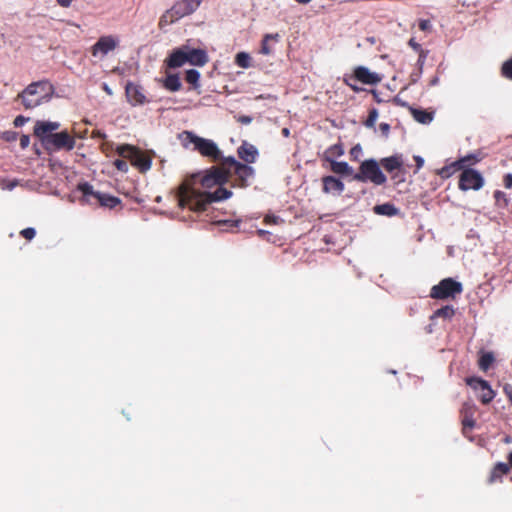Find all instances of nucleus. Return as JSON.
<instances>
[{
  "instance_id": "nucleus-1",
  "label": "nucleus",
  "mask_w": 512,
  "mask_h": 512,
  "mask_svg": "<svg viewBox=\"0 0 512 512\" xmlns=\"http://www.w3.org/2000/svg\"><path fill=\"white\" fill-rule=\"evenodd\" d=\"M228 182L224 159L203 173L184 179L177 191L178 205L194 212L206 211L216 201L228 199L232 192L223 187Z\"/></svg>"
},
{
  "instance_id": "nucleus-2",
  "label": "nucleus",
  "mask_w": 512,
  "mask_h": 512,
  "mask_svg": "<svg viewBox=\"0 0 512 512\" xmlns=\"http://www.w3.org/2000/svg\"><path fill=\"white\" fill-rule=\"evenodd\" d=\"M54 94V87L49 81L29 84L20 94L19 99L26 109H33L49 102Z\"/></svg>"
},
{
  "instance_id": "nucleus-3",
  "label": "nucleus",
  "mask_w": 512,
  "mask_h": 512,
  "mask_svg": "<svg viewBox=\"0 0 512 512\" xmlns=\"http://www.w3.org/2000/svg\"><path fill=\"white\" fill-rule=\"evenodd\" d=\"M178 138L185 148H189L190 145H193L194 150L198 151L202 156L211 159L213 162H218L219 164L225 158L216 143L210 139L199 137L188 130H183V132L178 135Z\"/></svg>"
},
{
  "instance_id": "nucleus-4",
  "label": "nucleus",
  "mask_w": 512,
  "mask_h": 512,
  "mask_svg": "<svg viewBox=\"0 0 512 512\" xmlns=\"http://www.w3.org/2000/svg\"><path fill=\"white\" fill-rule=\"evenodd\" d=\"M53 130H34L35 136L39 138L47 151L67 150L75 146L74 137L63 130L60 133H52Z\"/></svg>"
},
{
  "instance_id": "nucleus-5",
  "label": "nucleus",
  "mask_w": 512,
  "mask_h": 512,
  "mask_svg": "<svg viewBox=\"0 0 512 512\" xmlns=\"http://www.w3.org/2000/svg\"><path fill=\"white\" fill-rule=\"evenodd\" d=\"M224 166L227 171V180L234 178V187L246 188L250 185V180L255 176V170L251 166L237 161L233 156L224 158Z\"/></svg>"
},
{
  "instance_id": "nucleus-6",
  "label": "nucleus",
  "mask_w": 512,
  "mask_h": 512,
  "mask_svg": "<svg viewBox=\"0 0 512 512\" xmlns=\"http://www.w3.org/2000/svg\"><path fill=\"white\" fill-rule=\"evenodd\" d=\"M116 152L119 156L128 159L131 165L141 173H145L151 168L153 155L148 151L124 144L117 146Z\"/></svg>"
},
{
  "instance_id": "nucleus-7",
  "label": "nucleus",
  "mask_w": 512,
  "mask_h": 512,
  "mask_svg": "<svg viewBox=\"0 0 512 512\" xmlns=\"http://www.w3.org/2000/svg\"><path fill=\"white\" fill-rule=\"evenodd\" d=\"M380 167V162L375 159L364 160L359 166V171L353 175V179L359 182L369 181L377 186L384 185L387 182V177Z\"/></svg>"
},
{
  "instance_id": "nucleus-8",
  "label": "nucleus",
  "mask_w": 512,
  "mask_h": 512,
  "mask_svg": "<svg viewBox=\"0 0 512 512\" xmlns=\"http://www.w3.org/2000/svg\"><path fill=\"white\" fill-rule=\"evenodd\" d=\"M462 292L463 286L460 282L453 278H444L431 288L429 296L438 300L455 299Z\"/></svg>"
},
{
  "instance_id": "nucleus-9",
  "label": "nucleus",
  "mask_w": 512,
  "mask_h": 512,
  "mask_svg": "<svg viewBox=\"0 0 512 512\" xmlns=\"http://www.w3.org/2000/svg\"><path fill=\"white\" fill-rule=\"evenodd\" d=\"M466 383L469 385L474 391L478 393L477 397L480 402L484 405L489 404L495 397L496 393L491 388L488 381L479 378V377H468L466 378Z\"/></svg>"
},
{
  "instance_id": "nucleus-10",
  "label": "nucleus",
  "mask_w": 512,
  "mask_h": 512,
  "mask_svg": "<svg viewBox=\"0 0 512 512\" xmlns=\"http://www.w3.org/2000/svg\"><path fill=\"white\" fill-rule=\"evenodd\" d=\"M484 185V178L475 169H464L458 181V187L462 191L480 190Z\"/></svg>"
},
{
  "instance_id": "nucleus-11",
  "label": "nucleus",
  "mask_w": 512,
  "mask_h": 512,
  "mask_svg": "<svg viewBox=\"0 0 512 512\" xmlns=\"http://www.w3.org/2000/svg\"><path fill=\"white\" fill-rule=\"evenodd\" d=\"M381 167L388 173L392 174L391 179L396 183L403 182L404 179H399V173H404V159L402 154H394L380 160Z\"/></svg>"
},
{
  "instance_id": "nucleus-12",
  "label": "nucleus",
  "mask_w": 512,
  "mask_h": 512,
  "mask_svg": "<svg viewBox=\"0 0 512 512\" xmlns=\"http://www.w3.org/2000/svg\"><path fill=\"white\" fill-rule=\"evenodd\" d=\"M477 408L472 402H464L460 409V418L462 424V432L464 435L470 433L475 427L474 414Z\"/></svg>"
},
{
  "instance_id": "nucleus-13",
  "label": "nucleus",
  "mask_w": 512,
  "mask_h": 512,
  "mask_svg": "<svg viewBox=\"0 0 512 512\" xmlns=\"http://www.w3.org/2000/svg\"><path fill=\"white\" fill-rule=\"evenodd\" d=\"M118 45V40L111 36H102L99 40L92 46L91 52L93 56H97L99 53L105 56L110 51H113Z\"/></svg>"
},
{
  "instance_id": "nucleus-14",
  "label": "nucleus",
  "mask_w": 512,
  "mask_h": 512,
  "mask_svg": "<svg viewBox=\"0 0 512 512\" xmlns=\"http://www.w3.org/2000/svg\"><path fill=\"white\" fill-rule=\"evenodd\" d=\"M354 77L356 80L368 85L378 84L382 80L380 74L372 72L364 66H358L354 69Z\"/></svg>"
},
{
  "instance_id": "nucleus-15",
  "label": "nucleus",
  "mask_w": 512,
  "mask_h": 512,
  "mask_svg": "<svg viewBox=\"0 0 512 512\" xmlns=\"http://www.w3.org/2000/svg\"><path fill=\"white\" fill-rule=\"evenodd\" d=\"M200 5V0H181L174 4L173 12L176 17H184L192 14Z\"/></svg>"
},
{
  "instance_id": "nucleus-16",
  "label": "nucleus",
  "mask_w": 512,
  "mask_h": 512,
  "mask_svg": "<svg viewBox=\"0 0 512 512\" xmlns=\"http://www.w3.org/2000/svg\"><path fill=\"white\" fill-rule=\"evenodd\" d=\"M510 472V466L504 462H498L491 469L490 474L487 479L488 484H494L497 482H502L503 477L506 476Z\"/></svg>"
},
{
  "instance_id": "nucleus-17",
  "label": "nucleus",
  "mask_w": 512,
  "mask_h": 512,
  "mask_svg": "<svg viewBox=\"0 0 512 512\" xmlns=\"http://www.w3.org/2000/svg\"><path fill=\"white\" fill-rule=\"evenodd\" d=\"M238 156L242 159L245 164L254 163L258 156L256 147L248 142L244 141L241 146L238 147Z\"/></svg>"
},
{
  "instance_id": "nucleus-18",
  "label": "nucleus",
  "mask_w": 512,
  "mask_h": 512,
  "mask_svg": "<svg viewBox=\"0 0 512 512\" xmlns=\"http://www.w3.org/2000/svg\"><path fill=\"white\" fill-rule=\"evenodd\" d=\"M323 191L325 193H332L340 195L344 191V183L335 178L334 176H325L322 178Z\"/></svg>"
},
{
  "instance_id": "nucleus-19",
  "label": "nucleus",
  "mask_w": 512,
  "mask_h": 512,
  "mask_svg": "<svg viewBox=\"0 0 512 512\" xmlns=\"http://www.w3.org/2000/svg\"><path fill=\"white\" fill-rule=\"evenodd\" d=\"M187 54V62L191 65L204 66L208 62V56L204 50L191 49L185 46Z\"/></svg>"
},
{
  "instance_id": "nucleus-20",
  "label": "nucleus",
  "mask_w": 512,
  "mask_h": 512,
  "mask_svg": "<svg viewBox=\"0 0 512 512\" xmlns=\"http://www.w3.org/2000/svg\"><path fill=\"white\" fill-rule=\"evenodd\" d=\"M187 63V54L185 46H182L174 50L170 57L166 60V64L169 68H178Z\"/></svg>"
},
{
  "instance_id": "nucleus-21",
  "label": "nucleus",
  "mask_w": 512,
  "mask_h": 512,
  "mask_svg": "<svg viewBox=\"0 0 512 512\" xmlns=\"http://www.w3.org/2000/svg\"><path fill=\"white\" fill-rule=\"evenodd\" d=\"M126 95H127L128 100L132 104H142L145 101V96L142 93L140 87H138L132 83H128L126 85Z\"/></svg>"
},
{
  "instance_id": "nucleus-22",
  "label": "nucleus",
  "mask_w": 512,
  "mask_h": 512,
  "mask_svg": "<svg viewBox=\"0 0 512 512\" xmlns=\"http://www.w3.org/2000/svg\"><path fill=\"white\" fill-rule=\"evenodd\" d=\"M373 211L377 215H383V216H396L399 213V209L395 207L392 203H384L380 205H375L373 207Z\"/></svg>"
},
{
  "instance_id": "nucleus-23",
  "label": "nucleus",
  "mask_w": 512,
  "mask_h": 512,
  "mask_svg": "<svg viewBox=\"0 0 512 512\" xmlns=\"http://www.w3.org/2000/svg\"><path fill=\"white\" fill-rule=\"evenodd\" d=\"M331 171L335 174L350 176L353 174V168L347 162L330 161Z\"/></svg>"
},
{
  "instance_id": "nucleus-24",
  "label": "nucleus",
  "mask_w": 512,
  "mask_h": 512,
  "mask_svg": "<svg viewBox=\"0 0 512 512\" xmlns=\"http://www.w3.org/2000/svg\"><path fill=\"white\" fill-rule=\"evenodd\" d=\"M95 200L99 203L100 206L114 208L118 204H120V199L108 194L100 193L95 195Z\"/></svg>"
},
{
  "instance_id": "nucleus-25",
  "label": "nucleus",
  "mask_w": 512,
  "mask_h": 512,
  "mask_svg": "<svg viewBox=\"0 0 512 512\" xmlns=\"http://www.w3.org/2000/svg\"><path fill=\"white\" fill-rule=\"evenodd\" d=\"M455 315V309L452 305H445L439 309H437L432 316L430 317L431 320L435 318H443V319H452V317Z\"/></svg>"
},
{
  "instance_id": "nucleus-26",
  "label": "nucleus",
  "mask_w": 512,
  "mask_h": 512,
  "mask_svg": "<svg viewBox=\"0 0 512 512\" xmlns=\"http://www.w3.org/2000/svg\"><path fill=\"white\" fill-rule=\"evenodd\" d=\"M412 115L414 119L420 124H429L433 120V114L425 110L413 109Z\"/></svg>"
},
{
  "instance_id": "nucleus-27",
  "label": "nucleus",
  "mask_w": 512,
  "mask_h": 512,
  "mask_svg": "<svg viewBox=\"0 0 512 512\" xmlns=\"http://www.w3.org/2000/svg\"><path fill=\"white\" fill-rule=\"evenodd\" d=\"M344 154L342 144H334L330 146L324 153V157L327 161L334 160L336 157H340Z\"/></svg>"
},
{
  "instance_id": "nucleus-28",
  "label": "nucleus",
  "mask_w": 512,
  "mask_h": 512,
  "mask_svg": "<svg viewBox=\"0 0 512 512\" xmlns=\"http://www.w3.org/2000/svg\"><path fill=\"white\" fill-rule=\"evenodd\" d=\"M459 159L464 169H472L471 166L478 163L481 160V156L479 153H472L460 157Z\"/></svg>"
},
{
  "instance_id": "nucleus-29",
  "label": "nucleus",
  "mask_w": 512,
  "mask_h": 512,
  "mask_svg": "<svg viewBox=\"0 0 512 512\" xmlns=\"http://www.w3.org/2000/svg\"><path fill=\"white\" fill-rule=\"evenodd\" d=\"M279 39V34H267L264 36L263 40H262V45H261V50H260V53L261 54H264V55H269L272 53V49L271 47L269 46L268 42L270 40H274V41H278Z\"/></svg>"
},
{
  "instance_id": "nucleus-30",
  "label": "nucleus",
  "mask_w": 512,
  "mask_h": 512,
  "mask_svg": "<svg viewBox=\"0 0 512 512\" xmlns=\"http://www.w3.org/2000/svg\"><path fill=\"white\" fill-rule=\"evenodd\" d=\"M78 190L83 194L87 201H90L91 198L95 199V195L99 194V192L94 191L93 186L87 182L80 183L78 185Z\"/></svg>"
},
{
  "instance_id": "nucleus-31",
  "label": "nucleus",
  "mask_w": 512,
  "mask_h": 512,
  "mask_svg": "<svg viewBox=\"0 0 512 512\" xmlns=\"http://www.w3.org/2000/svg\"><path fill=\"white\" fill-rule=\"evenodd\" d=\"M180 17H176L173 12V7L169 10H167L160 18L159 21V27L163 28L167 25H170L174 23L175 21L179 20Z\"/></svg>"
},
{
  "instance_id": "nucleus-32",
  "label": "nucleus",
  "mask_w": 512,
  "mask_h": 512,
  "mask_svg": "<svg viewBox=\"0 0 512 512\" xmlns=\"http://www.w3.org/2000/svg\"><path fill=\"white\" fill-rule=\"evenodd\" d=\"M494 361L492 353L487 352L481 355L478 361L479 368L483 371H487Z\"/></svg>"
},
{
  "instance_id": "nucleus-33",
  "label": "nucleus",
  "mask_w": 512,
  "mask_h": 512,
  "mask_svg": "<svg viewBox=\"0 0 512 512\" xmlns=\"http://www.w3.org/2000/svg\"><path fill=\"white\" fill-rule=\"evenodd\" d=\"M164 85L168 90L177 91L181 87V82L177 75H168Z\"/></svg>"
},
{
  "instance_id": "nucleus-34",
  "label": "nucleus",
  "mask_w": 512,
  "mask_h": 512,
  "mask_svg": "<svg viewBox=\"0 0 512 512\" xmlns=\"http://www.w3.org/2000/svg\"><path fill=\"white\" fill-rule=\"evenodd\" d=\"M249 60L250 56L245 52L238 53L235 58L236 64L242 68H248L250 66Z\"/></svg>"
},
{
  "instance_id": "nucleus-35",
  "label": "nucleus",
  "mask_w": 512,
  "mask_h": 512,
  "mask_svg": "<svg viewBox=\"0 0 512 512\" xmlns=\"http://www.w3.org/2000/svg\"><path fill=\"white\" fill-rule=\"evenodd\" d=\"M200 77V73L195 69H190L186 72L185 79L188 83L197 86L198 80Z\"/></svg>"
},
{
  "instance_id": "nucleus-36",
  "label": "nucleus",
  "mask_w": 512,
  "mask_h": 512,
  "mask_svg": "<svg viewBox=\"0 0 512 512\" xmlns=\"http://www.w3.org/2000/svg\"><path fill=\"white\" fill-rule=\"evenodd\" d=\"M377 118H378L377 110L376 109L370 110L368 117L364 121L365 126L368 128L373 127L376 123Z\"/></svg>"
},
{
  "instance_id": "nucleus-37",
  "label": "nucleus",
  "mask_w": 512,
  "mask_h": 512,
  "mask_svg": "<svg viewBox=\"0 0 512 512\" xmlns=\"http://www.w3.org/2000/svg\"><path fill=\"white\" fill-rule=\"evenodd\" d=\"M62 125L60 122H51V121H37L34 128H59Z\"/></svg>"
},
{
  "instance_id": "nucleus-38",
  "label": "nucleus",
  "mask_w": 512,
  "mask_h": 512,
  "mask_svg": "<svg viewBox=\"0 0 512 512\" xmlns=\"http://www.w3.org/2000/svg\"><path fill=\"white\" fill-rule=\"evenodd\" d=\"M240 220H219L216 224L220 227H224L226 230L238 227Z\"/></svg>"
},
{
  "instance_id": "nucleus-39",
  "label": "nucleus",
  "mask_w": 512,
  "mask_h": 512,
  "mask_svg": "<svg viewBox=\"0 0 512 512\" xmlns=\"http://www.w3.org/2000/svg\"><path fill=\"white\" fill-rule=\"evenodd\" d=\"M18 133L15 130H5L1 134V138L7 142H13L17 139Z\"/></svg>"
},
{
  "instance_id": "nucleus-40",
  "label": "nucleus",
  "mask_w": 512,
  "mask_h": 512,
  "mask_svg": "<svg viewBox=\"0 0 512 512\" xmlns=\"http://www.w3.org/2000/svg\"><path fill=\"white\" fill-rule=\"evenodd\" d=\"M502 73L505 77L512 79V58L503 64Z\"/></svg>"
},
{
  "instance_id": "nucleus-41",
  "label": "nucleus",
  "mask_w": 512,
  "mask_h": 512,
  "mask_svg": "<svg viewBox=\"0 0 512 512\" xmlns=\"http://www.w3.org/2000/svg\"><path fill=\"white\" fill-rule=\"evenodd\" d=\"M447 167L449 168L452 175L455 174L457 171L464 170V168L460 162V159H457L456 161H453L450 164H447Z\"/></svg>"
},
{
  "instance_id": "nucleus-42",
  "label": "nucleus",
  "mask_w": 512,
  "mask_h": 512,
  "mask_svg": "<svg viewBox=\"0 0 512 512\" xmlns=\"http://www.w3.org/2000/svg\"><path fill=\"white\" fill-rule=\"evenodd\" d=\"M447 167L449 168L452 175L455 174L457 171L464 170V168L460 162V159H457L456 161H453L450 164H447Z\"/></svg>"
},
{
  "instance_id": "nucleus-43",
  "label": "nucleus",
  "mask_w": 512,
  "mask_h": 512,
  "mask_svg": "<svg viewBox=\"0 0 512 512\" xmlns=\"http://www.w3.org/2000/svg\"><path fill=\"white\" fill-rule=\"evenodd\" d=\"M20 235L27 240H32L36 235V230L32 227H28L21 230Z\"/></svg>"
},
{
  "instance_id": "nucleus-44",
  "label": "nucleus",
  "mask_w": 512,
  "mask_h": 512,
  "mask_svg": "<svg viewBox=\"0 0 512 512\" xmlns=\"http://www.w3.org/2000/svg\"><path fill=\"white\" fill-rule=\"evenodd\" d=\"M113 165L116 167L117 170L124 173H126L129 169L127 162L123 159H116L113 162Z\"/></svg>"
},
{
  "instance_id": "nucleus-45",
  "label": "nucleus",
  "mask_w": 512,
  "mask_h": 512,
  "mask_svg": "<svg viewBox=\"0 0 512 512\" xmlns=\"http://www.w3.org/2000/svg\"><path fill=\"white\" fill-rule=\"evenodd\" d=\"M437 174L443 178V179H447L449 177L452 176L449 168L447 167V165L443 166L442 168H440L438 171H437Z\"/></svg>"
},
{
  "instance_id": "nucleus-46",
  "label": "nucleus",
  "mask_w": 512,
  "mask_h": 512,
  "mask_svg": "<svg viewBox=\"0 0 512 512\" xmlns=\"http://www.w3.org/2000/svg\"><path fill=\"white\" fill-rule=\"evenodd\" d=\"M503 392L506 395V397L508 398V400L512 406V384H509V383L504 384Z\"/></svg>"
},
{
  "instance_id": "nucleus-47",
  "label": "nucleus",
  "mask_w": 512,
  "mask_h": 512,
  "mask_svg": "<svg viewBox=\"0 0 512 512\" xmlns=\"http://www.w3.org/2000/svg\"><path fill=\"white\" fill-rule=\"evenodd\" d=\"M28 121H29V118H26V117L20 115L14 119V125L16 127H20V126L25 125Z\"/></svg>"
},
{
  "instance_id": "nucleus-48",
  "label": "nucleus",
  "mask_w": 512,
  "mask_h": 512,
  "mask_svg": "<svg viewBox=\"0 0 512 512\" xmlns=\"http://www.w3.org/2000/svg\"><path fill=\"white\" fill-rule=\"evenodd\" d=\"M415 163H416V169L414 173H417L424 165V159L421 156L415 155L413 157Z\"/></svg>"
},
{
  "instance_id": "nucleus-49",
  "label": "nucleus",
  "mask_w": 512,
  "mask_h": 512,
  "mask_svg": "<svg viewBox=\"0 0 512 512\" xmlns=\"http://www.w3.org/2000/svg\"><path fill=\"white\" fill-rule=\"evenodd\" d=\"M30 138L28 135H21L20 136V146L22 149H25L29 146Z\"/></svg>"
},
{
  "instance_id": "nucleus-50",
  "label": "nucleus",
  "mask_w": 512,
  "mask_h": 512,
  "mask_svg": "<svg viewBox=\"0 0 512 512\" xmlns=\"http://www.w3.org/2000/svg\"><path fill=\"white\" fill-rule=\"evenodd\" d=\"M430 27H431V24H430V21H428V20H421L419 23V28L422 31H427L430 29Z\"/></svg>"
},
{
  "instance_id": "nucleus-51",
  "label": "nucleus",
  "mask_w": 512,
  "mask_h": 512,
  "mask_svg": "<svg viewBox=\"0 0 512 512\" xmlns=\"http://www.w3.org/2000/svg\"><path fill=\"white\" fill-rule=\"evenodd\" d=\"M503 182H504V186L506 188H511L512 187V174H506L504 176Z\"/></svg>"
},
{
  "instance_id": "nucleus-52",
  "label": "nucleus",
  "mask_w": 512,
  "mask_h": 512,
  "mask_svg": "<svg viewBox=\"0 0 512 512\" xmlns=\"http://www.w3.org/2000/svg\"><path fill=\"white\" fill-rule=\"evenodd\" d=\"M238 122L242 125H248L251 123V118L249 116H241L239 117Z\"/></svg>"
},
{
  "instance_id": "nucleus-53",
  "label": "nucleus",
  "mask_w": 512,
  "mask_h": 512,
  "mask_svg": "<svg viewBox=\"0 0 512 512\" xmlns=\"http://www.w3.org/2000/svg\"><path fill=\"white\" fill-rule=\"evenodd\" d=\"M73 0H56V2L58 3V5H60L61 7H64V8H67L71 5Z\"/></svg>"
},
{
  "instance_id": "nucleus-54",
  "label": "nucleus",
  "mask_w": 512,
  "mask_h": 512,
  "mask_svg": "<svg viewBox=\"0 0 512 512\" xmlns=\"http://www.w3.org/2000/svg\"><path fill=\"white\" fill-rule=\"evenodd\" d=\"M92 135L95 136V137H101V138L105 137V134H103L101 132V130H93Z\"/></svg>"
},
{
  "instance_id": "nucleus-55",
  "label": "nucleus",
  "mask_w": 512,
  "mask_h": 512,
  "mask_svg": "<svg viewBox=\"0 0 512 512\" xmlns=\"http://www.w3.org/2000/svg\"><path fill=\"white\" fill-rule=\"evenodd\" d=\"M409 45L416 50L419 49V47H420V45L418 43H416L414 39L409 40Z\"/></svg>"
},
{
  "instance_id": "nucleus-56",
  "label": "nucleus",
  "mask_w": 512,
  "mask_h": 512,
  "mask_svg": "<svg viewBox=\"0 0 512 512\" xmlns=\"http://www.w3.org/2000/svg\"><path fill=\"white\" fill-rule=\"evenodd\" d=\"M508 465L510 466V469L512 468V451L507 456Z\"/></svg>"
},
{
  "instance_id": "nucleus-57",
  "label": "nucleus",
  "mask_w": 512,
  "mask_h": 512,
  "mask_svg": "<svg viewBox=\"0 0 512 512\" xmlns=\"http://www.w3.org/2000/svg\"><path fill=\"white\" fill-rule=\"evenodd\" d=\"M501 195H503V193L501 191H496L494 196L496 199H498V198H501Z\"/></svg>"
},
{
  "instance_id": "nucleus-58",
  "label": "nucleus",
  "mask_w": 512,
  "mask_h": 512,
  "mask_svg": "<svg viewBox=\"0 0 512 512\" xmlns=\"http://www.w3.org/2000/svg\"><path fill=\"white\" fill-rule=\"evenodd\" d=\"M296 2L300 3V4H307L309 3L311 0H295Z\"/></svg>"
},
{
  "instance_id": "nucleus-59",
  "label": "nucleus",
  "mask_w": 512,
  "mask_h": 512,
  "mask_svg": "<svg viewBox=\"0 0 512 512\" xmlns=\"http://www.w3.org/2000/svg\"><path fill=\"white\" fill-rule=\"evenodd\" d=\"M107 145H108V144H106V143H103V144H102V150H103V152H105V153H107Z\"/></svg>"
},
{
  "instance_id": "nucleus-60",
  "label": "nucleus",
  "mask_w": 512,
  "mask_h": 512,
  "mask_svg": "<svg viewBox=\"0 0 512 512\" xmlns=\"http://www.w3.org/2000/svg\"><path fill=\"white\" fill-rule=\"evenodd\" d=\"M282 131H283V135H284L285 137H288V136H289V132H290V130H282Z\"/></svg>"
},
{
  "instance_id": "nucleus-61",
  "label": "nucleus",
  "mask_w": 512,
  "mask_h": 512,
  "mask_svg": "<svg viewBox=\"0 0 512 512\" xmlns=\"http://www.w3.org/2000/svg\"><path fill=\"white\" fill-rule=\"evenodd\" d=\"M83 123H84L85 125H92V123H91L88 119H84V120H83Z\"/></svg>"
},
{
  "instance_id": "nucleus-62",
  "label": "nucleus",
  "mask_w": 512,
  "mask_h": 512,
  "mask_svg": "<svg viewBox=\"0 0 512 512\" xmlns=\"http://www.w3.org/2000/svg\"><path fill=\"white\" fill-rule=\"evenodd\" d=\"M84 131V134H76L79 138H83L87 132V130H83Z\"/></svg>"
},
{
  "instance_id": "nucleus-63",
  "label": "nucleus",
  "mask_w": 512,
  "mask_h": 512,
  "mask_svg": "<svg viewBox=\"0 0 512 512\" xmlns=\"http://www.w3.org/2000/svg\"><path fill=\"white\" fill-rule=\"evenodd\" d=\"M380 128L385 129V128H389V126H388V124H381Z\"/></svg>"
}]
</instances>
